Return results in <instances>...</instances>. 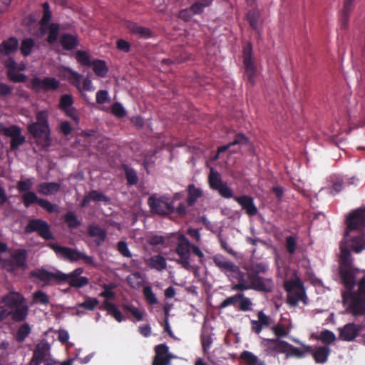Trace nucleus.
I'll list each match as a JSON object with an SVG mask.
<instances>
[{
  "label": "nucleus",
  "instance_id": "obj_13",
  "mask_svg": "<svg viewBox=\"0 0 365 365\" xmlns=\"http://www.w3.org/2000/svg\"><path fill=\"white\" fill-rule=\"evenodd\" d=\"M213 262L216 267L228 277L235 279L238 282L239 279H242V271L240 269L239 267L232 262L227 259L223 255H218L214 256Z\"/></svg>",
  "mask_w": 365,
  "mask_h": 365
},
{
  "label": "nucleus",
  "instance_id": "obj_24",
  "mask_svg": "<svg viewBox=\"0 0 365 365\" xmlns=\"http://www.w3.org/2000/svg\"><path fill=\"white\" fill-rule=\"evenodd\" d=\"M50 346L46 341L38 343L34 352L29 365H40L48 354Z\"/></svg>",
  "mask_w": 365,
  "mask_h": 365
},
{
  "label": "nucleus",
  "instance_id": "obj_21",
  "mask_svg": "<svg viewBox=\"0 0 365 365\" xmlns=\"http://www.w3.org/2000/svg\"><path fill=\"white\" fill-rule=\"evenodd\" d=\"M305 351L312 355L316 363L324 364L327 361L331 349L327 345L316 346H305Z\"/></svg>",
  "mask_w": 365,
  "mask_h": 365
},
{
  "label": "nucleus",
  "instance_id": "obj_2",
  "mask_svg": "<svg viewBox=\"0 0 365 365\" xmlns=\"http://www.w3.org/2000/svg\"><path fill=\"white\" fill-rule=\"evenodd\" d=\"M354 215L350 212L346 217L344 237L339 246L340 254L344 247L355 253H360L365 249V223L361 222L359 218H354Z\"/></svg>",
  "mask_w": 365,
  "mask_h": 365
},
{
  "label": "nucleus",
  "instance_id": "obj_20",
  "mask_svg": "<svg viewBox=\"0 0 365 365\" xmlns=\"http://www.w3.org/2000/svg\"><path fill=\"white\" fill-rule=\"evenodd\" d=\"M175 214L182 217L187 214V207L183 202H180L177 207L174 206V201L165 202L161 197V216Z\"/></svg>",
  "mask_w": 365,
  "mask_h": 365
},
{
  "label": "nucleus",
  "instance_id": "obj_33",
  "mask_svg": "<svg viewBox=\"0 0 365 365\" xmlns=\"http://www.w3.org/2000/svg\"><path fill=\"white\" fill-rule=\"evenodd\" d=\"M354 0H345L344 8L340 15V24L342 29H346L348 25L349 18L351 11L354 7Z\"/></svg>",
  "mask_w": 365,
  "mask_h": 365
},
{
  "label": "nucleus",
  "instance_id": "obj_46",
  "mask_svg": "<svg viewBox=\"0 0 365 365\" xmlns=\"http://www.w3.org/2000/svg\"><path fill=\"white\" fill-rule=\"evenodd\" d=\"M176 356L169 352V348L165 344H161V365H170V361Z\"/></svg>",
  "mask_w": 365,
  "mask_h": 365
},
{
  "label": "nucleus",
  "instance_id": "obj_52",
  "mask_svg": "<svg viewBox=\"0 0 365 365\" xmlns=\"http://www.w3.org/2000/svg\"><path fill=\"white\" fill-rule=\"evenodd\" d=\"M124 170L128 184L130 185H136L138 181L136 172L133 168H130L128 166H125Z\"/></svg>",
  "mask_w": 365,
  "mask_h": 365
},
{
  "label": "nucleus",
  "instance_id": "obj_58",
  "mask_svg": "<svg viewBox=\"0 0 365 365\" xmlns=\"http://www.w3.org/2000/svg\"><path fill=\"white\" fill-rule=\"evenodd\" d=\"M111 113L118 118H123L126 115V111L122 104L119 102L114 103L111 106Z\"/></svg>",
  "mask_w": 365,
  "mask_h": 365
},
{
  "label": "nucleus",
  "instance_id": "obj_12",
  "mask_svg": "<svg viewBox=\"0 0 365 365\" xmlns=\"http://www.w3.org/2000/svg\"><path fill=\"white\" fill-rule=\"evenodd\" d=\"M28 132L36 139L38 145L47 149L51 145V129L46 125H36L29 124Z\"/></svg>",
  "mask_w": 365,
  "mask_h": 365
},
{
  "label": "nucleus",
  "instance_id": "obj_32",
  "mask_svg": "<svg viewBox=\"0 0 365 365\" xmlns=\"http://www.w3.org/2000/svg\"><path fill=\"white\" fill-rule=\"evenodd\" d=\"M187 197L186 202L188 206H193L198 198L202 195V190L200 188L197 187L194 184H190L187 187Z\"/></svg>",
  "mask_w": 365,
  "mask_h": 365
},
{
  "label": "nucleus",
  "instance_id": "obj_22",
  "mask_svg": "<svg viewBox=\"0 0 365 365\" xmlns=\"http://www.w3.org/2000/svg\"><path fill=\"white\" fill-rule=\"evenodd\" d=\"M234 200L245 211V213L250 216H255L258 212V209L255 205L254 199L249 195L235 196Z\"/></svg>",
  "mask_w": 365,
  "mask_h": 365
},
{
  "label": "nucleus",
  "instance_id": "obj_63",
  "mask_svg": "<svg viewBox=\"0 0 365 365\" xmlns=\"http://www.w3.org/2000/svg\"><path fill=\"white\" fill-rule=\"evenodd\" d=\"M38 205L49 213L56 211L57 206L56 205H53L47 200L40 198Z\"/></svg>",
  "mask_w": 365,
  "mask_h": 365
},
{
  "label": "nucleus",
  "instance_id": "obj_3",
  "mask_svg": "<svg viewBox=\"0 0 365 365\" xmlns=\"http://www.w3.org/2000/svg\"><path fill=\"white\" fill-rule=\"evenodd\" d=\"M175 252L178 256V262L187 271H192L197 267L195 257H198V262L202 264L205 255L200 249L190 243L189 240L182 235H178Z\"/></svg>",
  "mask_w": 365,
  "mask_h": 365
},
{
  "label": "nucleus",
  "instance_id": "obj_35",
  "mask_svg": "<svg viewBox=\"0 0 365 365\" xmlns=\"http://www.w3.org/2000/svg\"><path fill=\"white\" fill-rule=\"evenodd\" d=\"M91 66H92L95 74L101 78L106 77L108 72V68L103 60L95 59L92 61Z\"/></svg>",
  "mask_w": 365,
  "mask_h": 365
},
{
  "label": "nucleus",
  "instance_id": "obj_7",
  "mask_svg": "<svg viewBox=\"0 0 365 365\" xmlns=\"http://www.w3.org/2000/svg\"><path fill=\"white\" fill-rule=\"evenodd\" d=\"M28 253L25 249H16L8 257L0 259L2 267L10 273H15L27 268Z\"/></svg>",
  "mask_w": 365,
  "mask_h": 365
},
{
  "label": "nucleus",
  "instance_id": "obj_15",
  "mask_svg": "<svg viewBox=\"0 0 365 365\" xmlns=\"http://www.w3.org/2000/svg\"><path fill=\"white\" fill-rule=\"evenodd\" d=\"M230 305L237 307L240 311L247 312L252 310V302L243 293L239 292L224 299L220 304V308L224 309Z\"/></svg>",
  "mask_w": 365,
  "mask_h": 365
},
{
  "label": "nucleus",
  "instance_id": "obj_4",
  "mask_svg": "<svg viewBox=\"0 0 365 365\" xmlns=\"http://www.w3.org/2000/svg\"><path fill=\"white\" fill-rule=\"evenodd\" d=\"M344 304H347V310L354 317L365 316V277L358 283V289L346 290L342 292Z\"/></svg>",
  "mask_w": 365,
  "mask_h": 365
},
{
  "label": "nucleus",
  "instance_id": "obj_62",
  "mask_svg": "<svg viewBox=\"0 0 365 365\" xmlns=\"http://www.w3.org/2000/svg\"><path fill=\"white\" fill-rule=\"evenodd\" d=\"M103 291L100 293V297H104L107 299H113L115 297V292L112 291V289L113 288V286L105 284H103Z\"/></svg>",
  "mask_w": 365,
  "mask_h": 365
},
{
  "label": "nucleus",
  "instance_id": "obj_50",
  "mask_svg": "<svg viewBox=\"0 0 365 365\" xmlns=\"http://www.w3.org/2000/svg\"><path fill=\"white\" fill-rule=\"evenodd\" d=\"M318 339L322 341L324 344H326V345H329L332 344L335 339L336 336L335 334L330 330H323L321 331Z\"/></svg>",
  "mask_w": 365,
  "mask_h": 365
},
{
  "label": "nucleus",
  "instance_id": "obj_6",
  "mask_svg": "<svg viewBox=\"0 0 365 365\" xmlns=\"http://www.w3.org/2000/svg\"><path fill=\"white\" fill-rule=\"evenodd\" d=\"M339 276L342 284L346 290L354 289L355 285V276L352 270L353 258L351 252L343 248L342 254L339 255Z\"/></svg>",
  "mask_w": 365,
  "mask_h": 365
},
{
  "label": "nucleus",
  "instance_id": "obj_27",
  "mask_svg": "<svg viewBox=\"0 0 365 365\" xmlns=\"http://www.w3.org/2000/svg\"><path fill=\"white\" fill-rule=\"evenodd\" d=\"M88 234L91 237H96L94 242L97 246H101L107 237L106 231L98 225H90L88 227Z\"/></svg>",
  "mask_w": 365,
  "mask_h": 365
},
{
  "label": "nucleus",
  "instance_id": "obj_26",
  "mask_svg": "<svg viewBox=\"0 0 365 365\" xmlns=\"http://www.w3.org/2000/svg\"><path fill=\"white\" fill-rule=\"evenodd\" d=\"M250 144V140L249 138L243 133H237L235 136V139L233 141L230 142V143L220 146L217 148V153L215 156V158H219V154L223 152H225L228 150L231 147L235 145H245Z\"/></svg>",
  "mask_w": 365,
  "mask_h": 365
},
{
  "label": "nucleus",
  "instance_id": "obj_41",
  "mask_svg": "<svg viewBox=\"0 0 365 365\" xmlns=\"http://www.w3.org/2000/svg\"><path fill=\"white\" fill-rule=\"evenodd\" d=\"M305 346L303 345V349H299L287 342V346H286L287 352H285L287 357L294 356L298 359L304 357L305 354H307L305 351Z\"/></svg>",
  "mask_w": 365,
  "mask_h": 365
},
{
  "label": "nucleus",
  "instance_id": "obj_14",
  "mask_svg": "<svg viewBox=\"0 0 365 365\" xmlns=\"http://www.w3.org/2000/svg\"><path fill=\"white\" fill-rule=\"evenodd\" d=\"M24 231L27 234L36 232L41 237L46 240L53 239V235L51 232L48 223L42 219H32L29 220L24 228Z\"/></svg>",
  "mask_w": 365,
  "mask_h": 365
},
{
  "label": "nucleus",
  "instance_id": "obj_47",
  "mask_svg": "<svg viewBox=\"0 0 365 365\" xmlns=\"http://www.w3.org/2000/svg\"><path fill=\"white\" fill-rule=\"evenodd\" d=\"M40 198L38 197L34 192H27L22 195V202L26 207H29L31 205L38 204Z\"/></svg>",
  "mask_w": 365,
  "mask_h": 365
},
{
  "label": "nucleus",
  "instance_id": "obj_64",
  "mask_svg": "<svg viewBox=\"0 0 365 365\" xmlns=\"http://www.w3.org/2000/svg\"><path fill=\"white\" fill-rule=\"evenodd\" d=\"M117 250L123 257L128 258L132 257L131 252L125 241H119L117 243Z\"/></svg>",
  "mask_w": 365,
  "mask_h": 365
},
{
  "label": "nucleus",
  "instance_id": "obj_49",
  "mask_svg": "<svg viewBox=\"0 0 365 365\" xmlns=\"http://www.w3.org/2000/svg\"><path fill=\"white\" fill-rule=\"evenodd\" d=\"M36 122H33L29 123L30 125H46L47 127L49 126L48 123V115L46 110H39L36 113Z\"/></svg>",
  "mask_w": 365,
  "mask_h": 365
},
{
  "label": "nucleus",
  "instance_id": "obj_29",
  "mask_svg": "<svg viewBox=\"0 0 365 365\" xmlns=\"http://www.w3.org/2000/svg\"><path fill=\"white\" fill-rule=\"evenodd\" d=\"M60 43L66 51H72L78 46L79 41L76 35L63 34L60 38Z\"/></svg>",
  "mask_w": 365,
  "mask_h": 365
},
{
  "label": "nucleus",
  "instance_id": "obj_17",
  "mask_svg": "<svg viewBox=\"0 0 365 365\" xmlns=\"http://www.w3.org/2000/svg\"><path fill=\"white\" fill-rule=\"evenodd\" d=\"M31 88L36 91L43 90L44 91H56L60 86V82L53 77H45L41 79L35 77L31 81Z\"/></svg>",
  "mask_w": 365,
  "mask_h": 365
},
{
  "label": "nucleus",
  "instance_id": "obj_30",
  "mask_svg": "<svg viewBox=\"0 0 365 365\" xmlns=\"http://www.w3.org/2000/svg\"><path fill=\"white\" fill-rule=\"evenodd\" d=\"M101 310H106L116 321L121 322L124 319V317L118 309L116 305L108 300H105L99 307Z\"/></svg>",
  "mask_w": 365,
  "mask_h": 365
},
{
  "label": "nucleus",
  "instance_id": "obj_19",
  "mask_svg": "<svg viewBox=\"0 0 365 365\" xmlns=\"http://www.w3.org/2000/svg\"><path fill=\"white\" fill-rule=\"evenodd\" d=\"M264 346L267 353L274 356L277 354H285L287 352V341L278 339H264Z\"/></svg>",
  "mask_w": 365,
  "mask_h": 365
},
{
  "label": "nucleus",
  "instance_id": "obj_10",
  "mask_svg": "<svg viewBox=\"0 0 365 365\" xmlns=\"http://www.w3.org/2000/svg\"><path fill=\"white\" fill-rule=\"evenodd\" d=\"M243 64L245 73L248 83L254 86L256 83L257 67L252 53V46L248 43L243 48Z\"/></svg>",
  "mask_w": 365,
  "mask_h": 365
},
{
  "label": "nucleus",
  "instance_id": "obj_53",
  "mask_svg": "<svg viewBox=\"0 0 365 365\" xmlns=\"http://www.w3.org/2000/svg\"><path fill=\"white\" fill-rule=\"evenodd\" d=\"M33 300L35 303L43 305H47L49 303L48 296L41 290H38L33 294Z\"/></svg>",
  "mask_w": 365,
  "mask_h": 365
},
{
  "label": "nucleus",
  "instance_id": "obj_36",
  "mask_svg": "<svg viewBox=\"0 0 365 365\" xmlns=\"http://www.w3.org/2000/svg\"><path fill=\"white\" fill-rule=\"evenodd\" d=\"M225 182L222 181L220 174L215 170L213 168H210L208 175V183L212 190H217Z\"/></svg>",
  "mask_w": 365,
  "mask_h": 365
},
{
  "label": "nucleus",
  "instance_id": "obj_28",
  "mask_svg": "<svg viewBox=\"0 0 365 365\" xmlns=\"http://www.w3.org/2000/svg\"><path fill=\"white\" fill-rule=\"evenodd\" d=\"M19 47V41L16 37H10L3 41L0 44V53L4 56H9L16 52Z\"/></svg>",
  "mask_w": 365,
  "mask_h": 365
},
{
  "label": "nucleus",
  "instance_id": "obj_57",
  "mask_svg": "<svg viewBox=\"0 0 365 365\" xmlns=\"http://www.w3.org/2000/svg\"><path fill=\"white\" fill-rule=\"evenodd\" d=\"M89 194L90 197H91V200L94 202H104L106 203H109L110 201V199L108 196L97 190H91L89 192Z\"/></svg>",
  "mask_w": 365,
  "mask_h": 365
},
{
  "label": "nucleus",
  "instance_id": "obj_45",
  "mask_svg": "<svg viewBox=\"0 0 365 365\" xmlns=\"http://www.w3.org/2000/svg\"><path fill=\"white\" fill-rule=\"evenodd\" d=\"M200 341L204 354H207L213 342L211 334L203 331L200 335Z\"/></svg>",
  "mask_w": 365,
  "mask_h": 365
},
{
  "label": "nucleus",
  "instance_id": "obj_9",
  "mask_svg": "<svg viewBox=\"0 0 365 365\" xmlns=\"http://www.w3.org/2000/svg\"><path fill=\"white\" fill-rule=\"evenodd\" d=\"M47 246L53 250L59 258H63L70 262H77L82 259L86 264H94L93 257L88 256L84 252H79L77 250L63 247L57 243H48Z\"/></svg>",
  "mask_w": 365,
  "mask_h": 365
},
{
  "label": "nucleus",
  "instance_id": "obj_38",
  "mask_svg": "<svg viewBox=\"0 0 365 365\" xmlns=\"http://www.w3.org/2000/svg\"><path fill=\"white\" fill-rule=\"evenodd\" d=\"M43 14L41 19L39 21L41 30L42 33L45 32L44 27L50 24V20L52 16V13L50 10V6L48 2H44L42 5Z\"/></svg>",
  "mask_w": 365,
  "mask_h": 365
},
{
  "label": "nucleus",
  "instance_id": "obj_18",
  "mask_svg": "<svg viewBox=\"0 0 365 365\" xmlns=\"http://www.w3.org/2000/svg\"><path fill=\"white\" fill-rule=\"evenodd\" d=\"M363 327L354 323H348L339 328V339L346 341H352L359 334Z\"/></svg>",
  "mask_w": 365,
  "mask_h": 365
},
{
  "label": "nucleus",
  "instance_id": "obj_34",
  "mask_svg": "<svg viewBox=\"0 0 365 365\" xmlns=\"http://www.w3.org/2000/svg\"><path fill=\"white\" fill-rule=\"evenodd\" d=\"M128 29L133 34L140 38H148L151 36V31L148 28L138 26L135 23H129Z\"/></svg>",
  "mask_w": 365,
  "mask_h": 365
},
{
  "label": "nucleus",
  "instance_id": "obj_59",
  "mask_svg": "<svg viewBox=\"0 0 365 365\" xmlns=\"http://www.w3.org/2000/svg\"><path fill=\"white\" fill-rule=\"evenodd\" d=\"M219 195L225 198H234L233 192L230 187H228L226 182H225L217 190Z\"/></svg>",
  "mask_w": 365,
  "mask_h": 365
},
{
  "label": "nucleus",
  "instance_id": "obj_51",
  "mask_svg": "<svg viewBox=\"0 0 365 365\" xmlns=\"http://www.w3.org/2000/svg\"><path fill=\"white\" fill-rule=\"evenodd\" d=\"M297 247V238L294 236H287L285 239V247L287 252L292 255L295 253Z\"/></svg>",
  "mask_w": 365,
  "mask_h": 365
},
{
  "label": "nucleus",
  "instance_id": "obj_55",
  "mask_svg": "<svg viewBox=\"0 0 365 365\" xmlns=\"http://www.w3.org/2000/svg\"><path fill=\"white\" fill-rule=\"evenodd\" d=\"M123 308L125 312H130L138 321H141L143 319V312L138 308L128 304H123Z\"/></svg>",
  "mask_w": 365,
  "mask_h": 365
},
{
  "label": "nucleus",
  "instance_id": "obj_44",
  "mask_svg": "<svg viewBox=\"0 0 365 365\" xmlns=\"http://www.w3.org/2000/svg\"><path fill=\"white\" fill-rule=\"evenodd\" d=\"M63 220L68 227L71 229L77 228L81 225V222L78 220L76 215L73 212H67L63 217Z\"/></svg>",
  "mask_w": 365,
  "mask_h": 365
},
{
  "label": "nucleus",
  "instance_id": "obj_31",
  "mask_svg": "<svg viewBox=\"0 0 365 365\" xmlns=\"http://www.w3.org/2000/svg\"><path fill=\"white\" fill-rule=\"evenodd\" d=\"M61 188L58 182H41L37 186L38 192L43 195H51L57 193Z\"/></svg>",
  "mask_w": 365,
  "mask_h": 365
},
{
  "label": "nucleus",
  "instance_id": "obj_8",
  "mask_svg": "<svg viewBox=\"0 0 365 365\" xmlns=\"http://www.w3.org/2000/svg\"><path fill=\"white\" fill-rule=\"evenodd\" d=\"M284 287L287 292V302L291 307L297 306L300 301L304 304L307 303L305 289L300 279L296 278L286 281Z\"/></svg>",
  "mask_w": 365,
  "mask_h": 365
},
{
  "label": "nucleus",
  "instance_id": "obj_37",
  "mask_svg": "<svg viewBox=\"0 0 365 365\" xmlns=\"http://www.w3.org/2000/svg\"><path fill=\"white\" fill-rule=\"evenodd\" d=\"M64 71L67 73L66 77L68 81L77 89L81 90L82 76L69 67L65 68Z\"/></svg>",
  "mask_w": 365,
  "mask_h": 365
},
{
  "label": "nucleus",
  "instance_id": "obj_43",
  "mask_svg": "<svg viewBox=\"0 0 365 365\" xmlns=\"http://www.w3.org/2000/svg\"><path fill=\"white\" fill-rule=\"evenodd\" d=\"M99 304V300L97 298L86 297L85 301L77 304V309L83 308L88 311H93Z\"/></svg>",
  "mask_w": 365,
  "mask_h": 365
},
{
  "label": "nucleus",
  "instance_id": "obj_5",
  "mask_svg": "<svg viewBox=\"0 0 365 365\" xmlns=\"http://www.w3.org/2000/svg\"><path fill=\"white\" fill-rule=\"evenodd\" d=\"M3 302L10 308L12 321L22 322L26 319L29 307L22 294L18 292H10L3 297Z\"/></svg>",
  "mask_w": 365,
  "mask_h": 365
},
{
  "label": "nucleus",
  "instance_id": "obj_25",
  "mask_svg": "<svg viewBox=\"0 0 365 365\" xmlns=\"http://www.w3.org/2000/svg\"><path fill=\"white\" fill-rule=\"evenodd\" d=\"M259 19L260 14L258 9H252L247 11L246 19L248 21L250 27L255 31L257 38H262V31L259 28Z\"/></svg>",
  "mask_w": 365,
  "mask_h": 365
},
{
  "label": "nucleus",
  "instance_id": "obj_40",
  "mask_svg": "<svg viewBox=\"0 0 365 365\" xmlns=\"http://www.w3.org/2000/svg\"><path fill=\"white\" fill-rule=\"evenodd\" d=\"M31 331V329L28 323L21 324L16 331V340L19 343L23 342L29 336Z\"/></svg>",
  "mask_w": 365,
  "mask_h": 365
},
{
  "label": "nucleus",
  "instance_id": "obj_11",
  "mask_svg": "<svg viewBox=\"0 0 365 365\" xmlns=\"http://www.w3.org/2000/svg\"><path fill=\"white\" fill-rule=\"evenodd\" d=\"M0 133L11 138L10 150H16L26 142V137L22 135L21 128L16 125H11L9 127L0 123Z\"/></svg>",
  "mask_w": 365,
  "mask_h": 365
},
{
  "label": "nucleus",
  "instance_id": "obj_48",
  "mask_svg": "<svg viewBox=\"0 0 365 365\" xmlns=\"http://www.w3.org/2000/svg\"><path fill=\"white\" fill-rule=\"evenodd\" d=\"M76 59L80 64L85 66H91L93 61L91 60L90 55L86 51L81 50L76 51Z\"/></svg>",
  "mask_w": 365,
  "mask_h": 365
},
{
  "label": "nucleus",
  "instance_id": "obj_42",
  "mask_svg": "<svg viewBox=\"0 0 365 365\" xmlns=\"http://www.w3.org/2000/svg\"><path fill=\"white\" fill-rule=\"evenodd\" d=\"M35 46V41L31 38H24L20 46V51L21 54L26 57L29 56Z\"/></svg>",
  "mask_w": 365,
  "mask_h": 365
},
{
  "label": "nucleus",
  "instance_id": "obj_16",
  "mask_svg": "<svg viewBox=\"0 0 365 365\" xmlns=\"http://www.w3.org/2000/svg\"><path fill=\"white\" fill-rule=\"evenodd\" d=\"M83 271V268L79 267L68 274L63 272V279H61L60 282H66L70 287L76 289L84 287L89 284V279L81 276Z\"/></svg>",
  "mask_w": 365,
  "mask_h": 365
},
{
  "label": "nucleus",
  "instance_id": "obj_54",
  "mask_svg": "<svg viewBox=\"0 0 365 365\" xmlns=\"http://www.w3.org/2000/svg\"><path fill=\"white\" fill-rule=\"evenodd\" d=\"M73 104V96L71 94H64L61 96L58 108L61 110L72 107Z\"/></svg>",
  "mask_w": 365,
  "mask_h": 365
},
{
  "label": "nucleus",
  "instance_id": "obj_39",
  "mask_svg": "<svg viewBox=\"0 0 365 365\" xmlns=\"http://www.w3.org/2000/svg\"><path fill=\"white\" fill-rule=\"evenodd\" d=\"M46 26H48V35L47 36L46 41L49 44H53L57 41L59 35V24L57 23H51Z\"/></svg>",
  "mask_w": 365,
  "mask_h": 365
},
{
  "label": "nucleus",
  "instance_id": "obj_1",
  "mask_svg": "<svg viewBox=\"0 0 365 365\" xmlns=\"http://www.w3.org/2000/svg\"><path fill=\"white\" fill-rule=\"evenodd\" d=\"M247 273L242 272V279L234 285L232 289L245 291L254 289L255 291L269 293L274 290V284L271 278H264L260 274H264L268 269V265L264 262H252L245 267Z\"/></svg>",
  "mask_w": 365,
  "mask_h": 365
},
{
  "label": "nucleus",
  "instance_id": "obj_23",
  "mask_svg": "<svg viewBox=\"0 0 365 365\" xmlns=\"http://www.w3.org/2000/svg\"><path fill=\"white\" fill-rule=\"evenodd\" d=\"M31 275L45 283H49L51 280L60 282L61 279H63L62 276H63V272L59 270H57L56 272H51L44 269L32 271Z\"/></svg>",
  "mask_w": 365,
  "mask_h": 365
},
{
  "label": "nucleus",
  "instance_id": "obj_60",
  "mask_svg": "<svg viewBox=\"0 0 365 365\" xmlns=\"http://www.w3.org/2000/svg\"><path fill=\"white\" fill-rule=\"evenodd\" d=\"M33 182L31 179L27 178L24 180H20L17 183V189L20 192H31L30 190L32 187Z\"/></svg>",
  "mask_w": 365,
  "mask_h": 365
},
{
  "label": "nucleus",
  "instance_id": "obj_56",
  "mask_svg": "<svg viewBox=\"0 0 365 365\" xmlns=\"http://www.w3.org/2000/svg\"><path fill=\"white\" fill-rule=\"evenodd\" d=\"M240 359L243 360L247 365H256L257 363V356L249 351H244L240 354Z\"/></svg>",
  "mask_w": 365,
  "mask_h": 365
},
{
  "label": "nucleus",
  "instance_id": "obj_61",
  "mask_svg": "<svg viewBox=\"0 0 365 365\" xmlns=\"http://www.w3.org/2000/svg\"><path fill=\"white\" fill-rule=\"evenodd\" d=\"M143 294L146 301L149 304H154L157 302V298L155 297V295L150 287L145 286L143 287Z\"/></svg>",
  "mask_w": 365,
  "mask_h": 365
}]
</instances>
